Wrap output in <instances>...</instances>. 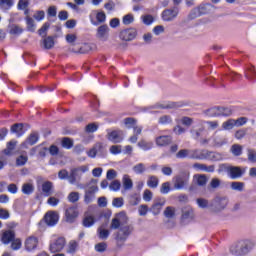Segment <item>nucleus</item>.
<instances>
[{
	"label": "nucleus",
	"mask_w": 256,
	"mask_h": 256,
	"mask_svg": "<svg viewBox=\"0 0 256 256\" xmlns=\"http://www.w3.org/2000/svg\"><path fill=\"white\" fill-rule=\"evenodd\" d=\"M193 167L197 170H200V171H206V172H214L215 171V166H206V165L201 164V163H195L193 165Z\"/></svg>",
	"instance_id": "nucleus-34"
},
{
	"label": "nucleus",
	"mask_w": 256,
	"mask_h": 256,
	"mask_svg": "<svg viewBox=\"0 0 256 256\" xmlns=\"http://www.w3.org/2000/svg\"><path fill=\"white\" fill-rule=\"evenodd\" d=\"M233 114V111L228 107H219V117H228Z\"/></svg>",
	"instance_id": "nucleus-50"
},
{
	"label": "nucleus",
	"mask_w": 256,
	"mask_h": 256,
	"mask_svg": "<svg viewBox=\"0 0 256 256\" xmlns=\"http://www.w3.org/2000/svg\"><path fill=\"white\" fill-rule=\"evenodd\" d=\"M52 191H53V183L50 181H45L42 184V192L44 194L45 197H49L52 195Z\"/></svg>",
	"instance_id": "nucleus-23"
},
{
	"label": "nucleus",
	"mask_w": 256,
	"mask_h": 256,
	"mask_svg": "<svg viewBox=\"0 0 256 256\" xmlns=\"http://www.w3.org/2000/svg\"><path fill=\"white\" fill-rule=\"evenodd\" d=\"M189 153H190V155H189L190 159H196V160H204L205 159V156H204L202 150L190 149Z\"/></svg>",
	"instance_id": "nucleus-24"
},
{
	"label": "nucleus",
	"mask_w": 256,
	"mask_h": 256,
	"mask_svg": "<svg viewBox=\"0 0 256 256\" xmlns=\"http://www.w3.org/2000/svg\"><path fill=\"white\" fill-rule=\"evenodd\" d=\"M231 153L235 156V157H239L242 154L243 151V146L239 145V144H234L231 146L230 149Z\"/></svg>",
	"instance_id": "nucleus-39"
},
{
	"label": "nucleus",
	"mask_w": 256,
	"mask_h": 256,
	"mask_svg": "<svg viewBox=\"0 0 256 256\" xmlns=\"http://www.w3.org/2000/svg\"><path fill=\"white\" fill-rule=\"evenodd\" d=\"M44 221L47 226L53 227L57 224V222H59V214L54 211H49L46 213Z\"/></svg>",
	"instance_id": "nucleus-15"
},
{
	"label": "nucleus",
	"mask_w": 256,
	"mask_h": 256,
	"mask_svg": "<svg viewBox=\"0 0 256 256\" xmlns=\"http://www.w3.org/2000/svg\"><path fill=\"white\" fill-rule=\"evenodd\" d=\"M159 185V179L157 176H149L147 180V186L149 188L155 189Z\"/></svg>",
	"instance_id": "nucleus-36"
},
{
	"label": "nucleus",
	"mask_w": 256,
	"mask_h": 256,
	"mask_svg": "<svg viewBox=\"0 0 256 256\" xmlns=\"http://www.w3.org/2000/svg\"><path fill=\"white\" fill-rule=\"evenodd\" d=\"M127 222L128 216L125 212H121L112 219L110 229L118 230L119 228H121L122 225H125Z\"/></svg>",
	"instance_id": "nucleus-7"
},
{
	"label": "nucleus",
	"mask_w": 256,
	"mask_h": 256,
	"mask_svg": "<svg viewBox=\"0 0 256 256\" xmlns=\"http://www.w3.org/2000/svg\"><path fill=\"white\" fill-rule=\"evenodd\" d=\"M233 191H243L245 188V183L243 182H232L230 185Z\"/></svg>",
	"instance_id": "nucleus-47"
},
{
	"label": "nucleus",
	"mask_w": 256,
	"mask_h": 256,
	"mask_svg": "<svg viewBox=\"0 0 256 256\" xmlns=\"http://www.w3.org/2000/svg\"><path fill=\"white\" fill-rule=\"evenodd\" d=\"M247 160L256 163V150L252 148H247Z\"/></svg>",
	"instance_id": "nucleus-43"
},
{
	"label": "nucleus",
	"mask_w": 256,
	"mask_h": 256,
	"mask_svg": "<svg viewBox=\"0 0 256 256\" xmlns=\"http://www.w3.org/2000/svg\"><path fill=\"white\" fill-rule=\"evenodd\" d=\"M103 150V144H101V143H97V144H95L91 149H90V151H88V156L90 157V158H95L96 157V155H97V153L98 152H100V151H102Z\"/></svg>",
	"instance_id": "nucleus-26"
},
{
	"label": "nucleus",
	"mask_w": 256,
	"mask_h": 256,
	"mask_svg": "<svg viewBox=\"0 0 256 256\" xmlns=\"http://www.w3.org/2000/svg\"><path fill=\"white\" fill-rule=\"evenodd\" d=\"M98 234H99V238L101 240H107L110 235V232H109V230L104 229L103 227H99Z\"/></svg>",
	"instance_id": "nucleus-46"
},
{
	"label": "nucleus",
	"mask_w": 256,
	"mask_h": 256,
	"mask_svg": "<svg viewBox=\"0 0 256 256\" xmlns=\"http://www.w3.org/2000/svg\"><path fill=\"white\" fill-rule=\"evenodd\" d=\"M132 170L135 172V174H143L146 171V167L143 163H139L133 166Z\"/></svg>",
	"instance_id": "nucleus-51"
},
{
	"label": "nucleus",
	"mask_w": 256,
	"mask_h": 256,
	"mask_svg": "<svg viewBox=\"0 0 256 256\" xmlns=\"http://www.w3.org/2000/svg\"><path fill=\"white\" fill-rule=\"evenodd\" d=\"M112 205L115 208H121L123 206V198L122 197H116L112 201Z\"/></svg>",
	"instance_id": "nucleus-63"
},
{
	"label": "nucleus",
	"mask_w": 256,
	"mask_h": 256,
	"mask_svg": "<svg viewBox=\"0 0 256 256\" xmlns=\"http://www.w3.org/2000/svg\"><path fill=\"white\" fill-rule=\"evenodd\" d=\"M12 6H13V0H0L1 10L8 11Z\"/></svg>",
	"instance_id": "nucleus-41"
},
{
	"label": "nucleus",
	"mask_w": 256,
	"mask_h": 256,
	"mask_svg": "<svg viewBox=\"0 0 256 256\" xmlns=\"http://www.w3.org/2000/svg\"><path fill=\"white\" fill-rule=\"evenodd\" d=\"M174 182V189L175 190H182L185 186L188 185L189 182V174L188 173H180L178 176L173 178Z\"/></svg>",
	"instance_id": "nucleus-6"
},
{
	"label": "nucleus",
	"mask_w": 256,
	"mask_h": 256,
	"mask_svg": "<svg viewBox=\"0 0 256 256\" xmlns=\"http://www.w3.org/2000/svg\"><path fill=\"white\" fill-rule=\"evenodd\" d=\"M35 190L33 182L24 183L22 186V193L25 195H31Z\"/></svg>",
	"instance_id": "nucleus-27"
},
{
	"label": "nucleus",
	"mask_w": 256,
	"mask_h": 256,
	"mask_svg": "<svg viewBox=\"0 0 256 256\" xmlns=\"http://www.w3.org/2000/svg\"><path fill=\"white\" fill-rule=\"evenodd\" d=\"M67 199L71 203H76L79 201V193L78 192H71L68 196Z\"/></svg>",
	"instance_id": "nucleus-58"
},
{
	"label": "nucleus",
	"mask_w": 256,
	"mask_h": 256,
	"mask_svg": "<svg viewBox=\"0 0 256 256\" xmlns=\"http://www.w3.org/2000/svg\"><path fill=\"white\" fill-rule=\"evenodd\" d=\"M66 221L68 223H73L75 219L78 217V211L76 207H69L65 212Z\"/></svg>",
	"instance_id": "nucleus-17"
},
{
	"label": "nucleus",
	"mask_w": 256,
	"mask_h": 256,
	"mask_svg": "<svg viewBox=\"0 0 256 256\" xmlns=\"http://www.w3.org/2000/svg\"><path fill=\"white\" fill-rule=\"evenodd\" d=\"M76 40H77V36L75 34L66 35V42L71 44L72 46L75 45Z\"/></svg>",
	"instance_id": "nucleus-64"
},
{
	"label": "nucleus",
	"mask_w": 256,
	"mask_h": 256,
	"mask_svg": "<svg viewBox=\"0 0 256 256\" xmlns=\"http://www.w3.org/2000/svg\"><path fill=\"white\" fill-rule=\"evenodd\" d=\"M95 223L94 216H86L83 219V226L86 228L92 227Z\"/></svg>",
	"instance_id": "nucleus-45"
},
{
	"label": "nucleus",
	"mask_w": 256,
	"mask_h": 256,
	"mask_svg": "<svg viewBox=\"0 0 256 256\" xmlns=\"http://www.w3.org/2000/svg\"><path fill=\"white\" fill-rule=\"evenodd\" d=\"M194 181L199 187H205L207 184V176L206 175H195L194 176Z\"/></svg>",
	"instance_id": "nucleus-31"
},
{
	"label": "nucleus",
	"mask_w": 256,
	"mask_h": 256,
	"mask_svg": "<svg viewBox=\"0 0 256 256\" xmlns=\"http://www.w3.org/2000/svg\"><path fill=\"white\" fill-rule=\"evenodd\" d=\"M89 171L88 165L77 166L70 169L68 182L74 185L77 181H81L83 173Z\"/></svg>",
	"instance_id": "nucleus-2"
},
{
	"label": "nucleus",
	"mask_w": 256,
	"mask_h": 256,
	"mask_svg": "<svg viewBox=\"0 0 256 256\" xmlns=\"http://www.w3.org/2000/svg\"><path fill=\"white\" fill-rule=\"evenodd\" d=\"M212 144L214 147L220 148L227 144V138L223 135H216L212 136Z\"/></svg>",
	"instance_id": "nucleus-18"
},
{
	"label": "nucleus",
	"mask_w": 256,
	"mask_h": 256,
	"mask_svg": "<svg viewBox=\"0 0 256 256\" xmlns=\"http://www.w3.org/2000/svg\"><path fill=\"white\" fill-rule=\"evenodd\" d=\"M195 219V213L192 207L184 206L181 208V218L180 221L182 224L186 225Z\"/></svg>",
	"instance_id": "nucleus-5"
},
{
	"label": "nucleus",
	"mask_w": 256,
	"mask_h": 256,
	"mask_svg": "<svg viewBox=\"0 0 256 256\" xmlns=\"http://www.w3.org/2000/svg\"><path fill=\"white\" fill-rule=\"evenodd\" d=\"M227 205L228 199L226 197H216L211 201L209 209L213 213H219L221 211H224Z\"/></svg>",
	"instance_id": "nucleus-3"
},
{
	"label": "nucleus",
	"mask_w": 256,
	"mask_h": 256,
	"mask_svg": "<svg viewBox=\"0 0 256 256\" xmlns=\"http://www.w3.org/2000/svg\"><path fill=\"white\" fill-rule=\"evenodd\" d=\"M15 239H16L15 231L8 230L2 234L1 241L3 242V244L8 245L10 242L14 241Z\"/></svg>",
	"instance_id": "nucleus-19"
},
{
	"label": "nucleus",
	"mask_w": 256,
	"mask_h": 256,
	"mask_svg": "<svg viewBox=\"0 0 256 256\" xmlns=\"http://www.w3.org/2000/svg\"><path fill=\"white\" fill-rule=\"evenodd\" d=\"M197 204L201 209H207L208 207H210L208 200L204 198H198Z\"/></svg>",
	"instance_id": "nucleus-55"
},
{
	"label": "nucleus",
	"mask_w": 256,
	"mask_h": 256,
	"mask_svg": "<svg viewBox=\"0 0 256 256\" xmlns=\"http://www.w3.org/2000/svg\"><path fill=\"white\" fill-rule=\"evenodd\" d=\"M203 131H204V128L201 127L199 129H192L190 131V133H191L192 137H194V139L197 140V139H199V137L202 136Z\"/></svg>",
	"instance_id": "nucleus-56"
},
{
	"label": "nucleus",
	"mask_w": 256,
	"mask_h": 256,
	"mask_svg": "<svg viewBox=\"0 0 256 256\" xmlns=\"http://www.w3.org/2000/svg\"><path fill=\"white\" fill-rule=\"evenodd\" d=\"M165 205V200L164 199H159L157 200L154 205L152 206V212L154 215H158Z\"/></svg>",
	"instance_id": "nucleus-25"
},
{
	"label": "nucleus",
	"mask_w": 256,
	"mask_h": 256,
	"mask_svg": "<svg viewBox=\"0 0 256 256\" xmlns=\"http://www.w3.org/2000/svg\"><path fill=\"white\" fill-rule=\"evenodd\" d=\"M172 143V136H158L156 137V145L164 147Z\"/></svg>",
	"instance_id": "nucleus-21"
},
{
	"label": "nucleus",
	"mask_w": 256,
	"mask_h": 256,
	"mask_svg": "<svg viewBox=\"0 0 256 256\" xmlns=\"http://www.w3.org/2000/svg\"><path fill=\"white\" fill-rule=\"evenodd\" d=\"M180 10L177 7L172 9H165L162 13V19L164 22H173L179 15Z\"/></svg>",
	"instance_id": "nucleus-11"
},
{
	"label": "nucleus",
	"mask_w": 256,
	"mask_h": 256,
	"mask_svg": "<svg viewBox=\"0 0 256 256\" xmlns=\"http://www.w3.org/2000/svg\"><path fill=\"white\" fill-rule=\"evenodd\" d=\"M124 126L126 129H133V133L141 134L142 133V126H138V121L136 118L133 117H126L123 120Z\"/></svg>",
	"instance_id": "nucleus-8"
},
{
	"label": "nucleus",
	"mask_w": 256,
	"mask_h": 256,
	"mask_svg": "<svg viewBox=\"0 0 256 256\" xmlns=\"http://www.w3.org/2000/svg\"><path fill=\"white\" fill-rule=\"evenodd\" d=\"M198 17V9H192L190 11V13L188 14L187 18L183 19L181 21L182 24H186V23H189L193 20H195L196 18Z\"/></svg>",
	"instance_id": "nucleus-30"
},
{
	"label": "nucleus",
	"mask_w": 256,
	"mask_h": 256,
	"mask_svg": "<svg viewBox=\"0 0 256 256\" xmlns=\"http://www.w3.org/2000/svg\"><path fill=\"white\" fill-rule=\"evenodd\" d=\"M39 141V134L37 132H33L30 136L27 137L26 141L22 144L23 147H26L27 144L33 146L34 144L38 143Z\"/></svg>",
	"instance_id": "nucleus-22"
},
{
	"label": "nucleus",
	"mask_w": 256,
	"mask_h": 256,
	"mask_svg": "<svg viewBox=\"0 0 256 256\" xmlns=\"http://www.w3.org/2000/svg\"><path fill=\"white\" fill-rule=\"evenodd\" d=\"M137 146L140 147L143 151H149L153 148V143L141 140L137 143Z\"/></svg>",
	"instance_id": "nucleus-40"
},
{
	"label": "nucleus",
	"mask_w": 256,
	"mask_h": 256,
	"mask_svg": "<svg viewBox=\"0 0 256 256\" xmlns=\"http://www.w3.org/2000/svg\"><path fill=\"white\" fill-rule=\"evenodd\" d=\"M11 242H12V244H11V249H12L13 251H18V250H20V248H21V246H22V242H21V240H20L19 238H16V239L12 240Z\"/></svg>",
	"instance_id": "nucleus-54"
},
{
	"label": "nucleus",
	"mask_w": 256,
	"mask_h": 256,
	"mask_svg": "<svg viewBox=\"0 0 256 256\" xmlns=\"http://www.w3.org/2000/svg\"><path fill=\"white\" fill-rule=\"evenodd\" d=\"M73 145H74V142L71 138H68V137L62 138V140H61L62 148L70 150V149H72Z\"/></svg>",
	"instance_id": "nucleus-37"
},
{
	"label": "nucleus",
	"mask_w": 256,
	"mask_h": 256,
	"mask_svg": "<svg viewBox=\"0 0 256 256\" xmlns=\"http://www.w3.org/2000/svg\"><path fill=\"white\" fill-rule=\"evenodd\" d=\"M141 19L146 26H149L152 23H154V17L152 15H143Z\"/></svg>",
	"instance_id": "nucleus-57"
},
{
	"label": "nucleus",
	"mask_w": 256,
	"mask_h": 256,
	"mask_svg": "<svg viewBox=\"0 0 256 256\" xmlns=\"http://www.w3.org/2000/svg\"><path fill=\"white\" fill-rule=\"evenodd\" d=\"M172 123H173V119L169 115L159 116V118H158V124H160L162 126H167V125H170Z\"/></svg>",
	"instance_id": "nucleus-33"
},
{
	"label": "nucleus",
	"mask_w": 256,
	"mask_h": 256,
	"mask_svg": "<svg viewBox=\"0 0 256 256\" xmlns=\"http://www.w3.org/2000/svg\"><path fill=\"white\" fill-rule=\"evenodd\" d=\"M49 28H50V23H49V22H46V23L42 26V28H40V29L38 30V34H39L40 36H42V37H45V36H46V31L49 30Z\"/></svg>",
	"instance_id": "nucleus-62"
},
{
	"label": "nucleus",
	"mask_w": 256,
	"mask_h": 256,
	"mask_svg": "<svg viewBox=\"0 0 256 256\" xmlns=\"http://www.w3.org/2000/svg\"><path fill=\"white\" fill-rule=\"evenodd\" d=\"M123 187L125 190H131L133 182L128 175L123 176Z\"/></svg>",
	"instance_id": "nucleus-44"
},
{
	"label": "nucleus",
	"mask_w": 256,
	"mask_h": 256,
	"mask_svg": "<svg viewBox=\"0 0 256 256\" xmlns=\"http://www.w3.org/2000/svg\"><path fill=\"white\" fill-rule=\"evenodd\" d=\"M175 212L176 210L173 206H167L164 211V215L168 219H173L175 217Z\"/></svg>",
	"instance_id": "nucleus-42"
},
{
	"label": "nucleus",
	"mask_w": 256,
	"mask_h": 256,
	"mask_svg": "<svg viewBox=\"0 0 256 256\" xmlns=\"http://www.w3.org/2000/svg\"><path fill=\"white\" fill-rule=\"evenodd\" d=\"M137 37L136 28H128L120 32V39L124 42H131Z\"/></svg>",
	"instance_id": "nucleus-12"
},
{
	"label": "nucleus",
	"mask_w": 256,
	"mask_h": 256,
	"mask_svg": "<svg viewBox=\"0 0 256 256\" xmlns=\"http://www.w3.org/2000/svg\"><path fill=\"white\" fill-rule=\"evenodd\" d=\"M134 21H135V17L132 14L125 15L122 20L123 24L125 25H130Z\"/></svg>",
	"instance_id": "nucleus-60"
},
{
	"label": "nucleus",
	"mask_w": 256,
	"mask_h": 256,
	"mask_svg": "<svg viewBox=\"0 0 256 256\" xmlns=\"http://www.w3.org/2000/svg\"><path fill=\"white\" fill-rule=\"evenodd\" d=\"M65 244H66L65 239L63 237H60L56 239V241H54L53 243H50L49 251L53 254L58 253L64 249Z\"/></svg>",
	"instance_id": "nucleus-14"
},
{
	"label": "nucleus",
	"mask_w": 256,
	"mask_h": 256,
	"mask_svg": "<svg viewBox=\"0 0 256 256\" xmlns=\"http://www.w3.org/2000/svg\"><path fill=\"white\" fill-rule=\"evenodd\" d=\"M121 187V183L119 180H114L111 182L109 188L111 191H119Z\"/></svg>",
	"instance_id": "nucleus-61"
},
{
	"label": "nucleus",
	"mask_w": 256,
	"mask_h": 256,
	"mask_svg": "<svg viewBox=\"0 0 256 256\" xmlns=\"http://www.w3.org/2000/svg\"><path fill=\"white\" fill-rule=\"evenodd\" d=\"M245 77L248 80H256V72L255 69L253 67H250L247 69V72L245 73Z\"/></svg>",
	"instance_id": "nucleus-53"
},
{
	"label": "nucleus",
	"mask_w": 256,
	"mask_h": 256,
	"mask_svg": "<svg viewBox=\"0 0 256 256\" xmlns=\"http://www.w3.org/2000/svg\"><path fill=\"white\" fill-rule=\"evenodd\" d=\"M255 246L253 242L249 239L241 240L235 245L231 246L230 251L233 255L243 256L249 253L251 249Z\"/></svg>",
	"instance_id": "nucleus-1"
},
{
	"label": "nucleus",
	"mask_w": 256,
	"mask_h": 256,
	"mask_svg": "<svg viewBox=\"0 0 256 256\" xmlns=\"http://www.w3.org/2000/svg\"><path fill=\"white\" fill-rule=\"evenodd\" d=\"M39 239L35 236H30L25 241V249L26 251H34L38 248Z\"/></svg>",
	"instance_id": "nucleus-16"
},
{
	"label": "nucleus",
	"mask_w": 256,
	"mask_h": 256,
	"mask_svg": "<svg viewBox=\"0 0 256 256\" xmlns=\"http://www.w3.org/2000/svg\"><path fill=\"white\" fill-rule=\"evenodd\" d=\"M124 138H125V133L120 129L112 130L108 132V135H106V139L110 140L111 143H114V144L121 143Z\"/></svg>",
	"instance_id": "nucleus-10"
},
{
	"label": "nucleus",
	"mask_w": 256,
	"mask_h": 256,
	"mask_svg": "<svg viewBox=\"0 0 256 256\" xmlns=\"http://www.w3.org/2000/svg\"><path fill=\"white\" fill-rule=\"evenodd\" d=\"M90 184H91V186L88 188V190L86 192L93 195L95 192L98 191L97 180L92 179Z\"/></svg>",
	"instance_id": "nucleus-52"
},
{
	"label": "nucleus",
	"mask_w": 256,
	"mask_h": 256,
	"mask_svg": "<svg viewBox=\"0 0 256 256\" xmlns=\"http://www.w3.org/2000/svg\"><path fill=\"white\" fill-rule=\"evenodd\" d=\"M30 5V0H18L17 9L18 10H27Z\"/></svg>",
	"instance_id": "nucleus-49"
},
{
	"label": "nucleus",
	"mask_w": 256,
	"mask_h": 256,
	"mask_svg": "<svg viewBox=\"0 0 256 256\" xmlns=\"http://www.w3.org/2000/svg\"><path fill=\"white\" fill-rule=\"evenodd\" d=\"M94 250L99 253H104L107 250V244L104 242L98 243L96 246H94Z\"/></svg>",
	"instance_id": "nucleus-59"
},
{
	"label": "nucleus",
	"mask_w": 256,
	"mask_h": 256,
	"mask_svg": "<svg viewBox=\"0 0 256 256\" xmlns=\"http://www.w3.org/2000/svg\"><path fill=\"white\" fill-rule=\"evenodd\" d=\"M110 28L108 25H101L97 28L96 38L99 41L106 42L109 39Z\"/></svg>",
	"instance_id": "nucleus-13"
},
{
	"label": "nucleus",
	"mask_w": 256,
	"mask_h": 256,
	"mask_svg": "<svg viewBox=\"0 0 256 256\" xmlns=\"http://www.w3.org/2000/svg\"><path fill=\"white\" fill-rule=\"evenodd\" d=\"M11 133H15L17 137H21L24 134L23 124L22 123L14 124L11 127Z\"/></svg>",
	"instance_id": "nucleus-32"
},
{
	"label": "nucleus",
	"mask_w": 256,
	"mask_h": 256,
	"mask_svg": "<svg viewBox=\"0 0 256 256\" xmlns=\"http://www.w3.org/2000/svg\"><path fill=\"white\" fill-rule=\"evenodd\" d=\"M26 25H27V31L34 33L36 30V25L35 21L31 16H26L25 17Z\"/></svg>",
	"instance_id": "nucleus-28"
},
{
	"label": "nucleus",
	"mask_w": 256,
	"mask_h": 256,
	"mask_svg": "<svg viewBox=\"0 0 256 256\" xmlns=\"http://www.w3.org/2000/svg\"><path fill=\"white\" fill-rule=\"evenodd\" d=\"M190 156V149H181L178 151V153L176 154V157L178 159H185V158H189Z\"/></svg>",
	"instance_id": "nucleus-48"
},
{
	"label": "nucleus",
	"mask_w": 256,
	"mask_h": 256,
	"mask_svg": "<svg viewBox=\"0 0 256 256\" xmlns=\"http://www.w3.org/2000/svg\"><path fill=\"white\" fill-rule=\"evenodd\" d=\"M133 231V227L132 226H128V225H122L119 229V232L116 233V241H127L128 237L131 235Z\"/></svg>",
	"instance_id": "nucleus-9"
},
{
	"label": "nucleus",
	"mask_w": 256,
	"mask_h": 256,
	"mask_svg": "<svg viewBox=\"0 0 256 256\" xmlns=\"http://www.w3.org/2000/svg\"><path fill=\"white\" fill-rule=\"evenodd\" d=\"M235 126H236L235 119H229V120L223 122L222 129L224 131H230V130H233Z\"/></svg>",
	"instance_id": "nucleus-38"
},
{
	"label": "nucleus",
	"mask_w": 256,
	"mask_h": 256,
	"mask_svg": "<svg viewBox=\"0 0 256 256\" xmlns=\"http://www.w3.org/2000/svg\"><path fill=\"white\" fill-rule=\"evenodd\" d=\"M42 41V46L45 50H52L55 46L54 36H44Z\"/></svg>",
	"instance_id": "nucleus-20"
},
{
	"label": "nucleus",
	"mask_w": 256,
	"mask_h": 256,
	"mask_svg": "<svg viewBox=\"0 0 256 256\" xmlns=\"http://www.w3.org/2000/svg\"><path fill=\"white\" fill-rule=\"evenodd\" d=\"M226 170L229 172V176L232 180H236L242 177L245 174V170H242L239 166H226L221 165L220 171Z\"/></svg>",
	"instance_id": "nucleus-4"
},
{
	"label": "nucleus",
	"mask_w": 256,
	"mask_h": 256,
	"mask_svg": "<svg viewBox=\"0 0 256 256\" xmlns=\"http://www.w3.org/2000/svg\"><path fill=\"white\" fill-rule=\"evenodd\" d=\"M219 107H212L204 111V115L210 118L220 117Z\"/></svg>",
	"instance_id": "nucleus-29"
},
{
	"label": "nucleus",
	"mask_w": 256,
	"mask_h": 256,
	"mask_svg": "<svg viewBox=\"0 0 256 256\" xmlns=\"http://www.w3.org/2000/svg\"><path fill=\"white\" fill-rule=\"evenodd\" d=\"M17 141L16 140H11L7 145L6 148L4 149V154L5 155H11L12 151L15 150L16 146H17Z\"/></svg>",
	"instance_id": "nucleus-35"
}]
</instances>
